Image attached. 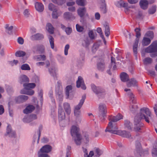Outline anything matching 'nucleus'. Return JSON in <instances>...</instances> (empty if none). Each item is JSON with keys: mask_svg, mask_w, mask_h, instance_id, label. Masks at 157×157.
<instances>
[{"mask_svg": "<svg viewBox=\"0 0 157 157\" xmlns=\"http://www.w3.org/2000/svg\"><path fill=\"white\" fill-rule=\"evenodd\" d=\"M152 118V115L151 111L147 108L143 107L140 109L139 113L137 114L135 117L134 121L135 126L134 130L139 131L143 126V124L140 123L141 120H144L147 122L149 123V121Z\"/></svg>", "mask_w": 157, "mask_h": 157, "instance_id": "1", "label": "nucleus"}, {"mask_svg": "<svg viewBox=\"0 0 157 157\" xmlns=\"http://www.w3.org/2000/svg\"><path fill=\"white\" fill-rule=\"evenodd\" d=\"M123 116L120 114L116 116H109L108 120L109 121L108 125L105 130V132H109L111 133L117 134L119 132L116 122L122 119Z\"/></svg>", "mask_w": 157, "mask_h": 157, "instance_id": "2", "label": "nucleus"}, {"mask_svg": "<svg viewBox=\"0 0 157 157\" xmlns=\"http://www.w3.org/2000/svg\"><path fill=\"white\" fill-rule=\"evenodd\" d=\"M107 112L106 107L105 104H101L99 105L98 116L101 121L105 119Z\"/></svg>", "mask_w": 157, "mask_h": 157, "instance_id": "3", "label": "nucleus"}, {"mask_svg": "<svg viewBox=\"0 0 157 157\" xmlns=\"http://www.w3.org/2000/svg\"><path fill=\"white\" fill-rule=\"evenodd\" d=\"M92 90L99 97H103L106 94L105 90L102 87L96 86L94 85L91 86Z\"/></svg>", "mask_w": 157, "mask_h": 157, "instance_id": "4", "label": "nucleus"}, {"mask_svg": "<svg viewBox=\"0 0 157 157\" xmlns=\"http://www.w3.org/2000/svg\"><path fill=\"white\" fill-rule=\"evenodd\" d=\"M86 98L85 95H83L79 104L75 106L74 112L75 115L76 116L78 117L80 114L81 111L80 109L84 102Z\"/></svg>", "mask_w": 157, "mask_h": 157, "instance_id": "5", "label": "nucleus"}, {"mask_svg": "<svg viewBox=\"0 0 157 157\" xmlns=\"http://www.w3.org/2000/svg\"><path fill=\"white\" fill-rule=\"evenodd\" d=\"M145 52L148 53L157 52V40L153 42L150 46L146 48Z\"/></svg>", "mask_w": 157, "mask_h": 157, "instance_id": "6", "label": "nucleus"}, {"mask_svg": "<svg viewBox=\"0 0 157 157\" xmlns=\"http://www.w3.org/2000/svg\"><path fill=\"white\" fill-rule=\"evenodd\" d=\"M124 91L127 92L128 96L130 98V101L131 104H137L136 99L134 95L131 92L130 89H125Z\"/></svg>", "mask_w": 157, "mask_h": 157, "instance_id": "7", "label": "nucleus"}, {"mask_svg": "<svg viewBox=\"0 0 157 157\" xmlns=\"http://www.w3.org/2000/svg\"><path fill=\"white\" fill-rule=\"evenodd\" d=\"M104 58L103 56L99 58L97 64L98 69L101 71H103L105 69V65L104 62Z\"/></svg>", "mask_w": 157, "mask_h": 157, "instance_id": "8", "label": "nucleus"}, {"mask_svg": "<svg viewBox=\"0 0 157 157\" xmlns=\"http://www.w3.org/2000/svg\"><path fill=\"white\" fill-rule=\"evenodd\" d=\"M71 135L73 137L81 135L79 132V129L77 126L73 125L71 130Z\"/></svg>", "mask_w": 157, "mask_h": 157, "instance_id": "9", "label": "nucleus"}, {"mask_svg": "<svg viewBox=\"0 0 157 157\" xmlns=\"http://www.w3.org/2000/svg\"><path fill=\"white\" fill-rule=\"evenodd\" d=\"M5 135L11 138H14L16 136L15 132L14 131L12 130L11 126L10 125H8L7 126Z\"/></svg>", "mask_w": 157, "mask_h": 157, "instance_id": "10", "label": "nucleus"}, {"mask_svg": "<svg viewBox=\"0 0 157 157\" xmlns=\"http://www.w3.org/2000/svg\"><path fill=\"white\" fill-rule=\"evenodd\" d=\"M76 86L77 87H81L82 89L85 90L86 89V87L85 85L82 78L80 76L78 78V79L76 82Z\"/></svg>", "mask_w": 157, "mask_h": 157, "instance_id": "11", "label": "nucleus"}, {"mask_svg": "<svg viewBox=\"0 0 157 157\" xmlns=\"http://www.w3.org/2000/svg\"><path fill=\"white\" fill-rule=\"evenodd\" d=\"M37 118V116L35 114H32L25 116L23 119L24 122L29 123Z\"/></svg>", "mask_w": 157, "mask_h": 157, "instance_id": "12", "label": "nucleus"}, {"mask_svg": "<svg viewBox=\"0 0 157 157\" xmlns=\"http://www.w3.org/2000/svg\"><path fill=\"white\" fill-rule=\"evenodd\" d=\"M28 99V97L25 95H21L15 98L16 102L17 103L24 102Z\"/></svg>", "mask_w": 157, "mask_h": 157, "instance_id": "13", "label": "nucleus"}, {"mask_svg": "<svg viewBox=\"0 0 157 157\" xmlns=\"http://www.w3.org/2000/svg\"><path fill=\"white\" fill-rule=\"evenodd\" d=\"M149 2L147 0H140L139 2V5L141 9L145 10L148 7Z\"/></svg>", "mask_w": 157, "mask_h": 157, "instance_id": "14", "label": "nucleus"}, {"mask_svg": "<svg viewBox=\"0 0 157 157\" xmlns=\"http://www.w3.org/2000/svg\"><path fill=\"white\" fill-rule=\"evenodd\" d=\"M52 147L49 145H45L42 147L39 151L47 154L50 152L52 150Z\"/></svg>", "mask_w": 157, "mask_h": 157, "instance_id": "15", "label": "nucleus"}, {"mask_svg": "<svg viewBox=\"0 0 157 157\" xmlns=\"http://www.w3.org/2000/svg\"><path fill=\"white\" fill-rule=\"evenodd\" d=\"M136 149L134 151V154L137 157H139V156H140V152L141 149V146L139 141L136 142Z\"/></svg>", "mask_w": 157, "mask_h": 157, "instance_id": "16", "label": "nucleus"}, {"mask_svg": "<svg viewBox=\"0 0 157 157\" xmlns=\"http://www.w3.org/2000/svg\"><path fill=\"white\" fill-rule=\"evenodd\" d=\"M48 71L51 76H52L55 79L57 78L56 72L57 69L54 67H51L48 69Z\"/></svg>", "mask_w": 157, "mask_h": 157, "instance_id": "17", "label": "nucleus"}, {"mask_svg": "<svg viewBox=\"0 0 157 157\" xmlns=\"http://www.w3.org/2000/svg\"><path fill=\"white\" fill-rule=\"evenodd\" d=\"M138 82L134 78H132L129 80V82L127 83V86L128 87H130L132 86H137V83Z\"/></svg>", "mask_w": 157, "mask_h": 157, "instance_id": "18", "label": "nucleus"}, {"mask_svg": "<svg viewBox=\"0 0 157 157\" xmlns=\"http://www.w3.org/2000/svg\"><path fill=\"white\" fill-rule=\"evenodd\" d=\"M63 17L66 20H73L75 19V17L69 12H66L63 14Z\"/></svg>", "mask_w": 157, "mask_h": 157, "instance_id": "19", "label": "nucleus"}, {"mask_svg": "<svg viewBox=\"0 0 157 157\" xmlns=\"http://www.w3.org/2000/svg\"><path fill=\"white\" fill-rule=\"evenodd\" d=\"M63 107L66 113L69 115L71 113V108L69 104L67 102L64 103L63 104Z\"/></svg>", "mask_w": 157, "mask_h": 157, "instance_id": "20", "label": "nucleus"}, {"mask_svg": "<svg viewBox=\"0 0 157 157\" xmlns=\"http://www.w3.org/2000/svg\"><path fill=\"white\" fill-rule=\"evenodd\" d=\"M29 81V78L25 75H22L19 77V82L21 84L26 83Z\"/></svg>", "mask_w": 157, "mask_h": 157, "instance_id": "21", "label": "nucleus"}, {"mask_svg": "<svg viewBox=\"0 0 157 157\" xmlns=\"http://www.w3.org/2000/svg\"><path fill=\"white\" fill-rule=\"evenodd\" d=\"M86 12V9L85 7H81L77 10L78 15L81 17H82L85 15Z\"/></svg>", "mask_w": 157, "mask_h": 157, "instance_id": "22", "label": "nucleus"}, {"mask_svg": "<svg viewBox=\"0 0 157 157\" xmlns=\"http://www.w3.org/2000/svg\"><path fill=\"white\" fill-rule=\"evenodd\" d=\"M58 116L59 119L61 120H63L65 118V113L61 108H60L59 109Z\"/></svg>", "mask_w": 157, "mask_h": 157, "instance_id": "23", "label": "nucleus"}, {"mask_svg": "<svg viewBox=\"0 0 157 157\" xmlns=\"http://www.w3.org/2000/svg\"><path fill=\"white\" fill-rule=\"evenodd\" d=\"M35 109V107L33 105H29L27 106L24 110L23 112L25 114L30 113L32 112Z\"/></svg>", "mask_w": 157, "mask_h": 157, "instance_id": "24", "label": "nucleus"}, {"mask_svg": "<svg viewBox=\"0 0 157 157\" xmlns=\"http://www.w3.org/2000/svg\"><path fill=\"white\" fill-rule=\"evenodd\" d=\"M20 93L31 96L34 94V91L33 90H25V89H22L20 91Z\"/></svg>", "mask_w": 157, "mask_h": 157, "instance_id": "25", "label": "nucleus"}, {"mask_svg": "<svg viewBox=\"0 0 157 157\" xmlns=\"http://www.w3.org/2000/svg\"><path fill=\"white\" fill-rule=\"evenodd\" d=\"M33 48L35 50L41 53L43 52L44 50V47L42 45H36Z\"/></svg>", "mask_w": 157, "mask_h": 157, "instance_id": "26", "label": "nucleus"}, {"mask_svg": "<svg viewBox=\"0 0 157 157\" xmlns=\"http://www.w3.org/2000/svg\"><path fill=\"white\" fill-rule=\"evenodd\" d=\"M35 7L36 10L40 12H42L44 9L43 5L41 3L38 2L35 3Z\"/></svg>", "mask_w": 157, "mask_h": 157, "instance_id": "27", "label": "nucleus"}, {"mask_svg": "<svg viewBox=\"0 0 157 157\" xmlns=\"http://www.w3.org/2000/svg\"><path fill=\"white\" fill-rule=\"evenodd\" d=\"M24 88L23 89H25V90H29L30 89H33L34 88L35 86L36 85L34 83H29L28 84L24 83L23 85Z\"/></svg>", "mask_w": 157, "mask_h": 157, "instance_id": "28", "label": "nucleus"}, {"mask_svg": "<svg viewBox=\"0 0 157 157\" xmlns=\"http://www.w3.org/2000/svg\"><path fill=\"white\" fill-rule=\"evenodd\" d=\"M121 80L123 82H126L129 80V76L126 73L122 72L120 75Z\"/></svg>", "mask_w": 157, "mask_h": 157, "instance_id": "29", "label": "nucleus"}, {"mask_svg": "<svg viewBox=\"0 0 157 157\" xmlns=\"http://www.w3.org/2000/svg\"><path fill=\"white\" fill-rule=\"evenodd\" d=\"M117 134L127 138H129L131 136L130 133L126 131L119 130Z\"/></svg>", "mask_w": 157, "mask_h": 157, "instance_id": "30", "label": "nucleus"}, {"mask_svg": "<svg viewBox=\"0 0 157 157\" xmlns=\"http://www.w3.org/2000/svg\"><path fill=\"white\" fill-rule=\"evenodd\" d=\"M138 109V107L137 104H131L130 106V110L132 113H135Z\"/></svg>", "mask_w": 157, "mask_h": 157, "instance_id": "31", "label": "nucleus"}, {"mask_svg": "<svg viewBox=\"0 0 157 157\" xmlns=\"http://www.w3.org/2000/svg\"><path fill=\"white\" fill-rule=\"evenodd\" d=\"M43 38V35L42 34L40 33H36L32 36H31V39L32 40H41Z\"/></svg>", "mask_w": 157, "mask_h": 157, "instance_id": "32", "label": "nucleus"}, {"mask_svg": "<svg viewBox=\"0 0 157 157\" xmlns=\"http://www.w3.org/2000/svg\"><path fill=\"white\" fill-rule=\"evenodd\" d=\"M46 29L48 32L50 34H52L53 33L54 28L51 24L50 23H47L46 25Z\"/></svg>", "mask_w": 157, "mask_h": 157, "instance_id": "33", "label": "nucleus"}, {"mask_svg": "<svg viewBox=\"0 0 157 157\" xmlns=\"http://www.w3.org/2000/svg\"><path fill=\"white\" fill-rule=\"evenodd\" d=\"M83 149V151L84 153V157H89L90 156H92L94 155V153L93 151H90L89 153V154L88 155V151L85 148L82 147Z\"/></svg>", "mask_w": 157, "mask_h": 157, "instance_id": "34", "label": "nucleus"}, {"mask_svg": "<svg viewBox=\"0 0 157 157\" xmlns=\"http://www.w3.org/2000/svg\"><path fill=\"white\" fill-rule=\"evenodd\" d=\"M41 129L40 128L39 130V132H38V136L37 137V136L36 135H34V136L33 137V145L36 142V141L37 140V141L36 143V144H37L39 142V141L40 140V134H41Z\"/></svg>", "mask_w": 157, "mask_h": 157, "instance_id": "35", "label": "nucleus"}, {"mask_svg": "<svg viewBox=\"0 0 157 157\" xmlns=\"http://www.w3.org/2000/svg\"><path fill=\"white\" fill-rule=\"evenodd\" d=\"M139 41V39H136V41L133 45V51L135 55V56L136 57L137 54V47L138 43Z\"/></svg>", "mask_w": 157, "mask_h": 157, "instance_id": "36", "label": "nucleus"}, {"mask_svg": "<svg viewBox=\"0 0 157 157\" xmlns=\"http://www.w3.org/2000/svg\"><path fill=\"white\" fill-rule=\"evenodd\" d=\"M151 40L148 38L144 37L142 41V44L144 46H146L151 43Z\"/></svg>", "mask_w": 157, "mask_h": 157, "instance_id": "37", "label": "nucleus"}, {"mask_svg": "<svg viewBox=\"0 0 157 157\" xmlns=\"http://www.w3.org/2000/svg\"><path fill=\"white\" fill-rule=\"evenodd\" d=\"M74 140L75 144L77 145H80L81 143V140L82 139V136L81 135L75 136V137Z\"/></svg>", "mask_w": 157, "mask_h": 157, "instance_id": "38", "label": "nucleus"}, {"mask_svg": "<svg viewBox=\"0 0 157 157\" xmlns=\"http://www.w3.org/2000/svg\"><path fill=\"white\" fill-rule=\"evenodd\" d=\"M124 126L125 128L128 130H131L132 128V124L128 120L125 121Z\"/></svg>", "mask_w": 157, "mask_h": 157, "instance_id": "39", "label": "nucleus"}, {"mask_svg": "<svg viewBox=\"0 0 157 157\" xmlns=\"http://www.w3.org/2000/svg\"><path fill=\"white\" fill-rule=\"evenodd\" d=\"M104 26L105 28V34L106 36H108L110 34V29L108 24L107 23H105L104 25Z\"/></svg>", "mask_w": 157, "mask_h": 157, "instance_id": "40", "label": "nucleus"}, {"mask_svg": "<svg viewBox=\"0 0 157 157\" xmlns=\"http://www.w3.org/2000/svg\"><path fill=\"white\" fill-rule=\"evenodd\" d=\"M100 10L103 13H105L107 12L106 5L105 3H102L100 7Z\"/></svg>", "mask_w": 157, "mask_h": 157, "instance_id": "41", "label": "nucleus"}, {"mask_svg": "<svg viewBox=\"0 0 157 157\" xmlns=\"http://www.w3.org/2000/svg\"><path fill=\"white\" fill-rule=\"evenodd\" d=\"M76 3L78 6H84L87 3L86 0H76Z\"/></svg>", "mask_w": 157, "mask_h": 157, "instance_id": "42", "label": "nucleus"}, {"mask_svg": "<svg viewBox=\"0 0 157 157\" xmlns=\"http://www.w3.org/2000/svg\"><path fill=\"white\" fill-rule=\"evenodd\" d=\"M48 38L51 47L52 49H54V39L51 35H49L48 36Z\"/></svg>", "mask_w": 157, "mask_h": 157, "instance_id": "43", "label": "nucleus"}, {"mask_svg": "<svg viewBox=\"0 0 157 157\" xmlns=\"http://www.w3.org/2000/svg\"><path fill=\"white\" fill-rule=\"evenodd\" d=\"M65 90V93L66 95H67V97L68 98L69 95V93L71 92L72 91V86L71 85L68 86L66 87Z\"/></svg>", "mask_w": 157, "mask_h": 157, "instance_id": "44", "label": "nucleus"}, {"mask_svg": "<svg viewBox=\"0 0 157 157\" xmlns=\"http://www.w3.org/2000/svg\"><path fill=\"white\" fill-rule=\"evenodd\" d=\"M144 63L145 65L151 64L152 61V59L149 57H147L145 58L143 60Z\"/></svg>", "mask_w": 157, "mask_h": 157, "instance_id": "45", "label": "nucleus"}, {"mask_svg": "<svg viewBox=\"0 0 157 157\" xmlns=\"http://www.w3.org/2000/svg\"><path fill=\"white\" fill-rule=\"evenodd\" d=\"M46 56L44 55L37 56L36 57L37 61H44L46 59Z\"/></svg>", "mask_w": 157, "mask_h": 157, "instance_id": "46", "label": "nucleus"}, {"mask_svg": "<svg viewBox=\"0 0 157 157\" xmlns=\"http://www.w3.org/2000/svg\"><path fill=\"white\" fill-rule=\"evenodd\" d=\"M26 54L25 52L22 51H18L15 53V56L17 57H22Z\"/></svg>", "mask_w": 157, "mask_h": 157, "instance_id": "47", "label": "nucleus"}, {"mask_svg": "<svg viewBox=\"0 0 157 157\" xmlns=\"http://www.w3.org/2000/svg\"><path fill=\"white\" fill-rule=\"evenodd\" d=\"M21 68L23 70H30V68L27 64H24L21 67Z\"/></svg>", "mask_w": 157, "mask_h": 157, "instance_id": "48", "label": "nucleus"}, {"mask_svg": "<svg viewBox=\"0 0 157 157\" xmlns=\"http://www.w3.org/2000/svg\"><path fill=\"white\" fill-rule=\"evenodd\" d=\"M71 147L70 146H67L66 150V157H70L71 153Z\"/></svg>", "mask_w": 157, "mask_h": 157, "instance_id": "49", "label": "nucleus"}, {"mask_svg": "<svg viewBox=\"0 0 157 157\" xmlns=\"http://www.w3.org/2000/svg\"><path fill=\"white\" fill-rule=\"evenodd\" d=\"M48 9L49 10L52 11H57V9L55 6L52 3H50L48 5Z\"/></svg>", "mask_w": 157, "mask_h": 157, "instance_id": "50", "label": "nucleus"}, {"mask_svg": "<svg viewBox=\"0 0 157 157\" xmlns=\"http://www.w3.org/2000/svg\"><path fill=\"white\" fill-rule=\"evenodd\" d=\"M51 1L54 3L60 5H63L65 2V0H51Z\"/></svg>", "mask_w": 157, "mask_h": 157, "instance_id": "51", "label": "nucleus"}, {"mask_svg": "<svg viewBox=\"0 0 157 157\" xmlns=\"http://www.w3.org/2000/svg\"><path fill=\"white\" fill-rule=\"evenodd\" d=\"M102 153V151L99 148H96L95 151V156L99 157Z\"/></svg>", "mask_w": 157, "mask_h": 157, "instance_id": "52", "label": "nucleus"}, {"mask_svg": "<svg viewBox=\"0 0 157 157\" xmlns=\"http://www.w3.org/2000/svg\"><path fill=\"white\" fill-rule=\"evenodd\" d=\"M38 157H50L47 154H46L41 151H38L37 153Z\"/></svg>", "mask_w": 157, "mask_h": 157, "instance_id": "53", "label": "nucleus"}, {"mask_svg": "<svg viewBox=\"0 0 157 157\" xmlns=\"http://www.w3.org/2000/svg\"><path fill=\"white\" fill-rule=\"evenodd\" d=\"M156 6H153L151 7L148 10V13L149 14H152L154 13L156 10Z\"/></svg>", "mask_w": 157, "mask_h": 157, "instance_id": "54", "label": "nucleus"}, {"mask_svg": "<svg viewBox=\"0 0 157 157\" xmlns=\"http://www.w3.org/2000/svg\"><path fill=\"white\" fill-rule=\"evenodd\" d=\"M76 28L77 31L79 32H82L84 29V28L83 26L78 24L76 25Z\"/></svg>", "mask_w": 157, "mask_h": 157, "instance_id": "55", "label": "nucleus"}, {"mask_svg": "<svg viewBox=\"0 0 157 157\" xmlns=\"http://www.w3.org/2000/svg\"><path fill=\"white\" fill-rule=\"evenodd\" d=\"M100 44L98 43L94 44L92 48V51L93 52H95L98 48Z\"/></svg>", "mask_w": 157, "mask_h": 157, "instance_id": "56", "label": "nucleus"}, {"mask_svg": "<svg viewBox=\"0 0 157 157\" xmlns=\"http://www.w3.org/2000/svg\"><path fill=\"white\" fill-rule=\"evenodd\" d=\"M89 36L91 40L94 39L96 37L92 30H90L88 33Z\"/></svg>", "mask_w": 157, "mask_h": 157, "instance_id": "57", "label": "nucleus"}, {"mask_svg": "<svg viewBox=\"0 0 157 157\" xmlns=\"http://www.w3.org/2000/svg\"><path fill=\"white\" fill-rule=\"evenodd\" d=\"M5 28L7 31L9 32L13 29V27L12 25H10L7 24L5 25Z\"/></svg>", "mask_w": 157, "mask_h": 157, "instance_id": "58", "label": "nucleus"}, {"mask_svg": "<svg viewBox=\"0 0 157 157\" xmlns=\"http://www.w3.org/2000/svg\"><path fill=\"white\" fill-rule=\"evenodd\" d=\"M58 59L60 63L63 64L64 62L65 58L59 55L58 56Z\"/></svg>", "mask_w": 157, "mask_h": 157, "instance_id": "59", "label": "nucleus"}, {"mask_svg": "<svg viewBox=\"0 0 157 157\" xmlns=\"http://www.w3.org/2000/svg\"><path fill=\"white\" fill-rule=\"evenodd\" d=\"M152 153L153 157H157V148H153L152 150Z\"/></svg>", "mask_w": 157, "mask_h": 157, "instance_id": "60", "label": "nucleus"}, {"mask_svg": "<svg viewBox=\"0 0 157 157\" xmlns=\"http://www.w3.org/2000/svg\"><path fill=\"white\" fill-rule=\"evenodd\" d=\"M72 29L70 27H67L64 30L67 35H70L72 32Z\"/></svg>", "mask_w": 157, "mask_h": 157, "instance_id": "61", "label": "nucleus"}, {"mask_svg": "<svg viewBox=\"0 0 157 157\" xmlns=\"http://www.w3.org/2000/svg\"><path fill=\"white\" fill-rule=\"evenodd\" d=\"M17 41L19 44L22 45L24 44V40L21 37H19L17 38Z\"/></svg>", "mask_w": 157, "mask_h": 157, "instance_id": "62", "label": "nucleus"}, {"mask_svg": "<svg viewBox=\"0 0 157 157\" xmlns=\"http://www.w3.org/2000/svg\"><path fill=\"white\" fill-rule=\"evenodd\" d=\"M69 45L68 44H66L64 48V54L67 56L68 54V50L69 48Z\"/></svg>", "mask_w": 157, "mask_h": 157, "instance_id": "63", "label": "nucleus"}, {"mask_svg": "<svg viewBox=\"0 0 157 157\" xmlns=\"http://www.w3.org/2000/svg\"><path fill=\"white\" fill-rule=\"evenodd\" d=\"M147 35L150 37L151 38H152L153 37V33L152 31H150L146 33Z\"/></svg>", "mask_w": 157, "mask_h": 157, "instance_id": "64", "label": "nucleus"}]
</instances>
